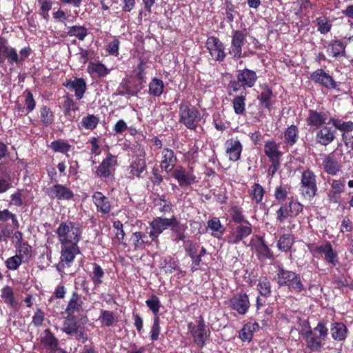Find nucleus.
Returning <instances> with one entry per match:
<instances>
[{"instance_id":"1","label":"nucleus","mask_w":353,"mask_h":353,"mask_svg":"<svg viewBox=\"0 0 353 353\" xmlns=\"http://www.w3.org/2000/svg\"><path fill=\"white\" fill-rule=\"evenodd\" d=\"M57 234L63 245H77L80 240V229L77 224L72 222H61Z\"/></svg>"},{"instance_id":"2","label":"nucleus","mask_w":353,"mask_h":353,"mask_svg":"<svg viewBox=\"0 0 353 353\" xmlns=\"http://www.w3.org/2000/svg\"><path fill=\"white\" fill-rule=\"evenodd\" d=\"M302 196L311 199L316 195L317 182L314 172L307 168L301 172L300 189Z\"/></svg>"},{"instance_id":"3","label":"nucleus","mask_w":353,"mask_h":353,"mask_svg":"<svg viewBox=\"0 0 353 353\" xmlns=\"http://www.w3.org/2000/svg\"><path fill=\"white\" fill-rule=\"evenodd\" d=\"M277 283L279 285H287L291 290L301 292L304 290V285L300 277L294 272L279 268L277 272Z\"/></svg>"},{"instance_id":"4","label":"nucleus","mask_w":353,"mask_h":353,"mask_svg":"<svg viewBox=\"0 0 353 353\" xmlns=\"http://www.w3.org/2000/svg\"><path fill=\"white\" fill-rule=\"evenodd\" d=\"M179 121L188 128L193 130L200 121V113L194 107H189L186 103H181L179 106Z\"/></svg>"},{"instance_id":"5","label":"nucleus","mask_w":353,"mask_h":353,"mask_svg":"<svg viewBox=\"0 0 353 353\" xmlns=\"http://www.w3.org/2000/svg\"><path fill=\"white\" fill-rule=\"evenodd\" d=\"M176 223V218L172 216L170 219L157 217L154 219L150 223L151 230L149 236L152 241H156L158 236L168 228L174 226Z\"/></svg>"},{"instance_id":"6","label":"nucleus","mask_w":353,"mask_h":353,"mask_svg":"<svg viewBox=\"0 0 353 353\" xmlns=\"http://www.w3.org/2000/svg\"><path fill=\"white\" fill-rule=\"evenodd\" d=\"M229 307L238 312L240 315L245 314L250 306L248 296L245 293H238L234 294L228 301Z\"/></svg>"},{"instance_id":"7","label":"nucleus","mask_w":353,"mask_h":353,"mask_svg":"<svg viewBox=\"0 0 353 353\" xmlns=\"http://www.w3.org/2000/svg\"><path fill=\"white\" fill-rule=\"evenodd\" d=\"M188 329L196 344L199 347H203L208 335L203 317L200 316L196 326L194 325L192 323H189Z\"/></svg>"},{"instance_id":"8","label":"nucleus","mask_w":353,"mask_h":353,"mask_svg":"<svg viewBox=\"0 0 353 353\" xmlns=\"http://www.w3.org/2000/svg\"><path fill=\"white\" fill-rule=\"evenodd\" d=\"M311 79L327 89L334 90L337 88L338 84L332 76L323 69H317L311 74Z\"/></svg>"},{"instance_id":"9","label":"nucleus","mask_w":353,"mask_h":353,"mask_svg":"<svg viewBox=\"0 0 353 353\" xmlns=\"http://www.w3.org/2000/svg\"><path fill=\"white\" fill-rule=\"evenodd\" d=\"M6 59L10 64L19 63V55L17 50L8 45L5 38H0V65L5 62Z\"/></svg>"},{"instance_id":"10","label":"nucleus","mask_w":353,"mask_h":353,"mask_svg":"<svg viewBox=\"0 0 353 353\" xmlns=\"http://www.w3.org/2000/svg\"><path fill=\"white\" fill-rule=\"evenodd\" d=\"M245 37L246 34L243 31L235 30L233 32L229 53L236 60L242 57V47L245 43Z\"/></svg>"},{"instance_id":"11","label":"nucleus","mask_w":353,"mask_h":353,"mask_svg":"<svg viewBox=\"0 0 353 353\" xmlns=\"http://www.w3.org/2000/svg\"><path fill=\"white\" fill-rule=\"evenodd\" d=\"M252 225L249 221L238 224L231 234L230 242L237 244L252 234Z\"/></svg>"},{"instance_id":"12","label":"nucleus","mask_w":353,"mask_h":353,"mask_svg":"<svg viewBox=\"0 0 353 353\" xmlns=\"http://www.w3.org/2000/svg\"><path fill=\"white\" fill-rule=\"evenodd\" d=\"M161 168L167 173H170L174 170L177 161L174 152L171 149L164 148L161 152Z\"/></svg>"},{"instance_id":"13","label":"nucleus","mask_w":353,"mask_h":353,"mask_svg":"<svg viewBox=\"0 0 353 353\" xmlns=\"http://www.w3.org/2000/svg\"><path fill=\"white\" fill-rule=\"evenodd\" d=\"M265 154L270 159V161L272 163V165L274 168V172L276 170V168L279 165V159L281 156V152L279 151L277 145L274 141H268L265 143L264 145Z\"/></svg>"},{"instance_id":"14","label":"nucleus","mask_w":353,"mask_h":353,"mask_svg":"<svg viewBox=\"0 0 353 353\" xmlns=\"http://www.w3.org/2000/svg\"><path fill=\"white\" fill-rule=\"evenodd\" d=\"M328 116L329 112H317L316 110H310L306 119L307 124L319 128L322 125L326 123Z\"/></svg>"},{"instance_id":"15","label":"nucleus","mask_w":353,"mask_h":353,"mask_svg":"<svg viewBox=\"0 0 353 353\" xmlns=\"http://www.w3.org/2000/svg\"><path fill=\"white\" fill-rule=\"evenodd\" d=\"M316 251L319 253H323L325 260L333 266H335L339 263L337 252L334 250L332 245L329 241L323 245L316 247Z\"/></svg>"},{"instance_id":"16","label":"nucleus","mask_w":353,"mask_h":353,"mask_svg":"<svg viewBox=\"0 0 353 353\" xmlns=\"http://www.w3.org/2000/svg\"><path fill=\"white\" fill-rule=\"evenodd\" d=\"M322 165L324 171L332 176L337 174L341 169L340 163L331 154L325 155L323 159Z\"/></svg>"},{"instance_id":"17","label":"nucleus","mask_w":353,"mask_h":353,"mask_svg":"<svg viewBox=\"0 0 353 353\" xmlns=\"http://www.w3.org/2000/svg\"><path fill=\"white\" fill-rule=\"evenodd\" d=\"M68 89L74 91L77 99L83 98L86 89V83L82 78H75L74 80L70 79L66 83L63 84Z\"/></svg>"},{"instance_id":"18","label":"nucleus","mask_w":353,"mask_h":353,"mask_svg":"<svg viewBox=\"0 0 353 353\" xmlns=\"http://www.w3.org/2000/svg\"><path fill=\"white\" fill-rule=\"evenodd\" d=\"M116 163V157L109 153L106 158L103 160L102 163L98 167L97 170V175L101 177H108L111 174V168Z\"/></svg>"},{"instance_id":"19","label":"nucleus","mask_w":353,"mask_h":353,"mask_svg":"<svg viewBox=\"0 0 353 353\" xmlns=\"http://www.w3.org/2000/svg\"><path fill=\"white\" fill-rule=\"evenodd\" d=\"M49 195L51 198H57V199L68 200L73 197L72 192L68 188L57 184L50 188Z\"/></svg>"},{"instance_id":"20","label":"nucleus","mask_w":353,"mask_h":353,"mask_svg":"<svg viewBox=\"0 0 353 353\" xmlns=\"http://www.w3.org/2000/svg\"><path fill=\"white\" fill-rule=\"evenodd\" d=\"M236 78L245 85L246 88H252L254 86L257 79V76L254 71L245 68L238 71Z\"/></svg>"},{"instance_id":"21","label":"nucleus","mask_w":353,"mask_h":353,"mask_svg":"<svg viewBox=\"0 0 353 353\" xmlns=\"http://www.w3.org/2000/svg\"><path fill=\"white\" fill-rule=\"evenodd\" d=\"M227 154L229 155V159L231 161H236L240 159L242 145L239 140L231 139L226 141Z\"/></svg>"},{"instance_id":"22","label":"nucleus","mask_w":353,"mask_h":353,"mask_svg":"<svg viewBox=\"0 0 353 353\" xmlns=\"http://www.w3.org/2000/svg\"><path fill=\"white\" fill-rule=\"evenodd\" d=\"M94 204L97 208V210L103 213L108 214L111 209V205L108 199L101 192H97L93 195Z\"/></svg>"},{"instance_id":"23","label":"nucleus","mask_w":353,"mask_h":353,"mask_svg":"<svg viewBox=\"0 0 353 353\" xmlns=\"http://www.w3.org/2000/svg\"><path fill=\"white\" fill-rule=\"evenodd\" d=\"M303 335L305 339L307 347L308 348L312 351H319L321 350L322 346L321 341L323 340L316 336L315 333L310 328L303 334Z\"/></svg>"},{"instance_id":"24","label":"nucleus","mask_w":353,"mask_h":353,"mask_svg":"<svg viewBox=\"0 0 353 353\" xmlns=\"http://www.w3.org/2000/svg\"><path fill=\"white\" fill-rule=\"evenodd\" d=\"M64 245L61 250V261L69 265L74 261L75 255L79 253V249L77 245Z\"/></svg>"},{"instance_id":"25","label":"nucleus","mask_w":353,"mask_h":353,"mask_svg":"<svg viewBox=\"0 0 353 353\" xmlns=\"http://www.w3.org/2000/svg\"><path fill=\"white\" fill-rule=\"evenodd\" d=\"M334 132L328 127H324L319 130L316 135V142L323 145H327L334 141Z\"/></svg>"},{"instance_id":"26","label":"nucleus","mask_w":353,"mask_h":353,"mask_svg":"<svg viewBox=\"0 0 353 353\" xmlns=\"http://www.w3.org/2000/svg\"><path fill=\"white\" fill-rule=\"evenodd\" d=\"M83 325L80 324L74 315L67 316L63 323V331L67 334L73 335Z\"/></svg>"},{"instance_id":"27","label":"nucleus","mask_w":353,"mask_h":353,"mask_svg":"<svg viewBox=\"0 0 353 353\" xmlns=\"http://www.w3.org/2000/svg\"><path fill=\"white\" fill-rule=\"evenodd\" d=\"M129 80L123 79L119 85L117 94L120 96H124L129 94L132 96H136L137 93L143 88V86L136 85L134 88H131L129 85Z\"/></svg>"},{"instance_id":"28","label":"nucleus","mask_w":353,"mask_h":353,"mask_svg":"<svg viewBox=\"0 0 353 353\" xmlns=\"http://www.w3.org/2000/svg\"><path fill=\"white\" fill-rule=\"evenodd\" d=\"M81 303L80 296L78 293L73 292L65 310L68 316L73 315L75 312H78L81 307Z\"/></svg>"},{"instance_id":"29","label":"nucleus","mask_w":353,"mask_h":353,"mask_svg":"<svg viewBox=\"0 0 353 353\" xmlns=\"http://www.w3.org/2000/svg\"><path fill=\"white\" fill-rule=\"evenodd\" d=\"M247 91L243 89L240 95L236 97L233 100V108L237 114H243L245 112V99Z\"/></svg>"},{"instance_id":"30","label":"nucleus","mask_w":353,"mask_h":353,"mask_svg":"<svg viewBox=\"0 0 353 353\" xmlns=\"http://www.w3.org/2000/svg\"><path fill=\"white\" fill-rule=\"evenodd\" d=\"M146 163L144 159L137 157L130 165V173L137 177H141V174L145 171Z\"/></svg>"},{"instance_id":"31","label":"nucleus","mask_w":353,"mask_h":353,"mask_svg":"<svg viewBox=\"0 0 353 353\" xmlns=\"http://www.w3.org/2000/svg\"><path fill=\"white\" fill-rule=\"evenodd\" d=\"M347 328L342 323H335L330 329L331 334L334 340L342 341L345 339Z\"/></svg>"},{"instance_id":"32","label":"nucleus","mask_w":353,"mask_h":353,"mask_svg":"<svg viewBox=\"0 0 353 353\" xmlns=\"http://www.w3.org/2000/svg\"><path fill=\"white\" fill-rule=\"evenodd\" d=\"M1 297L10 307L12 308L17 307L18 303L14 296L13 290L11 287L6 286L1 290Z\"/></svg>"},{"instance_id":"33","label":"nucleus","mask_w":353,"mask_h":353,"mask_svg":"<svg viewBox=\"0 0 353 353\" xmlns=\"http://www.w3.org/2000/svg\"><path fill=\"white\" fill-rule=\"evenodd\" d=\"M164 83L162 80L154 78L149 84V92L154 97H159L163 92Z\"/></svg>"},{"instance_id":"34","label":"nucleus","mask_w":353,"mask_h":353,"mask_svg":"<svg viewBox=\"0 0 353 353\" xmlns=\"http://www.w3.org/2000/svg\"><path fill=\"white\" fill-rule=\"evenodd\" d=\"M294 242L293 235L291 234H283L277 243V246L280 250L288 252L290 250Z\"/></svg>"},{"instance_id":"35","label":"nucleus","mask_w":353,"mask_h":353,"mask_svg":"<svg viewBox=\"0 0 353 353\" xmlns=\"http://www.w3.org/2000/svg\"><path fill=\"white\" fill-rule=\"evenodd\" d=\"M327 123H332V125L338 130L344 132H349L353 131V122L352 121H343L341 122L339 119L330 117Z\"/></svg>"},{"instance_id":"36","label":"nucleus","mask_w":353,"mask_h":353,"mask_svg":"<svg viewBox=\"0 0 353 353\" xmlns=\"http://www.w3.org/2000/svg\"><path fill=\"white\" fill-rule=\"evenodd\" d=\"M298 128L294 125H291L284 132V137L288 144L292 145L296 143L298 138Z\"/></svg>"},{"instance_id":"37","label":"nucleus","mask_w":353,"mask_h":353,"mask_svg":"<svg viewBox=\"0 0 353 353\" xmlns=\"http://www.w3.org/2000/svg\"><path fill=\"white\" fill-rule=\"evenodd\" d=\"M68 34L71 37H76L78 39L83 41L87 36L88 31L84 26H74L69 28Z\"/></svg>"},{"instance_id":"38","label":"nucleus","mask_w":353,"mask_h":353,"mask_svg":"<svg viewBox=\"0 0 353 353\" xmlns=\"http://www.w3.org/2000/svg\"><path fill=\"white\" fill-rule=\"evenodd\" d=\"M63 106L65 110V114L72 119L74 118V116H72L71 112H74L78 110L77 104L73 101L72 97L69 95H67L65 98V101L63 102Z\"/></svg>"},{"instance_id":"39","label":"nucleus","mask_w":353,"mask_h":353,"mask_svg":"<svg viewBox=\"0 0 353 353\" xmlns=\"http://www.w3.org/2000/svg\"><path fill=\"white\" fill-rule=\"evenodd\" d=\"M232 220L236 224L243 223L248 221L243 214V211L237 206H233L230 210Z\"/></svg>"},{"instance_id":"40","label":"nucleus","mask_w":353,"mask_h":353,"mask_svg":"<svg viewBox=\"0 0 353 353\" xmlns=\"http://www.w3.org/2000/svg\"><path fill=\"white\" fill-rule=\"evenodd\" d=\"M272 97V90L265 85L263 92L258 96V99L261 101V104L266 108L270 107V99Z\"/></svg>"},{"instance_id":"41","label":"nucleus","mask_w":353,"mask_h":353,"mask_svg":"<svg viewBox=\"0 0 353 353\" xmlns=\"http://www.w3.org/2000/svg\"><path fill=\"white\" fill-rule=\"evenodd\" d=\"M41 121L46 126L50 125L53 122L54 115L50 109L44 105L40 110Z\"/></svg>"},{"instance_id":"42","label":"nucleus","mask_w":353,"mask_h":353,"mask_svg":"<svg viewBox=\"0 0 353 353\" xmlns=\"http://www.w3.org/2000/svg\"><path fill=\"white\" fill-rule=\"evenodd\" d=\"M104 276V272L99 265L94 263L93 264V272L92 281L95 286H99L102 283V278Z\"/></svg>"},{"instance_id":"43","label":"nucleus","mask_w":353,"mask_h":353,"mask_svg":"<svg viewBox=\"0 0 353 353\" xmlns=\"http://www.w3.org/2000/svg\"><path fill=\"white\" fill-rule=\"evenodd\" d=\"M132 238L134 241V248L136 250L143 248L145 244L148 243V241H144V239H147V236L141 232H134Z\"/></svg>"},{"instance_id":"44","label":"nucleus","mask_w":353,"mask_h":353,"mask_svg":"<svg viewBox=\"0 0 353 353\" xmlns=\"http://www.w3.org/2000/svg\"><path fill=\"white\" fill-rule=\"evenodd\" d=\"M316 24L318 30L323 34H325L330 32L332 28V24L329 22L327 18L325 17H321L317 18Z\"/></svg>"},{"instance_id":"45","label":"nucleus","mask_w":353,"mask_h":353,"mask_svg":"<svg viewBox=\"0 0 353 353\" xmlns=\"http://www.w3.org/2000/svg\"><path fill=\"white\" fill-rule=\"evenodd\" d=\"M42 343L47 345L52 352L58 349V340L48 330H47L46 336L42 339Z\"/></svg>"},{"instance_id":"46","label":"nucleus","mask_w":353,"mask_h":353,"mask_svg":"<svg viewBox=\"0 0 353 353\" xmlns=\"http://www.w3.org/2000/svg\"><path fill=\"white\" fill-rule=\"evenodd\" d=\"M145 303L154 315L159 316L158 313L161 306L159 299L156 295H152L149 299L146 300Z\"/></svg>"},{"instance_id":"47","label":"nucleus","mask_w":353,"mask_h":353,"mask_svg":"<svg viewBox=\"0 0 353 353\" xmlns=\"http://www.w3.org/2000/svg\"><path fill=\"white\" fill-rule=\"evenodd\" d=\"M256 252L259 259L272 257V252L263 240H261V244L256 248Z\"/></svg>"},{"instance_id":"48","label":"nucleus","mask_w":353,"mask_h":353,"mask_svg":"<svg viewBox=\"0 0 353 353\" xmlns=\"http://www.w3.org/2000/svg\"><path fill=\"white\" fill-rule=\"evenodd\" d=\"M258 290L261 295L263 296H269L271 293V285L267 278H261L258 284Z\"/></svg>"},{"instance_id":"49","label":"nucleus","mask_w":353,"mask_h":353,"mask_svg":"<svg viewBox=\"0 0 353 353\" xmlns=\"http://www.w3.org/2000/svg\"><path fill=\"white\" fill-rule=\"evenodd\" d=\"M99 123V119L94 114L88 115L83 117L81 121L82 125L89 130L94 129Z\"/></svg>"},{"instance_id":"50","label":"nucleus","mask_w":353,"mask_h":353,"mask_svg":"<svg viewBox=\"0 0 353 353\" xmlns=\"http://www.w3.org/2000/svg\"><path fill=\"white\" fill-rule=\"evenodd\" d=\"M50 148L55 152L65 153L70 149L71 145L63 141L57 140L51 143Z\"/></svg>"},{"instance_id":"51","label":"nucleus","mask_w":353,"mask_h":353,"mask_svg":"<svg viewBox=\"0 0 353 353\" xmlns=\"http://www.w3.org/2000/svg\"><path fill=\"white\" fill-rule=\"evenodd\" d=\"M99 319L108 327L112 326L117 321V318L114 317L113 313L107 310H101Z\"/></svg>"},{"instance_id":"52","label":"nucleus","mask_w":353,"mask_h":353,"mask_svg":"<svg viewBox=\"0 0 353 353\" xmlns=\"http://www.w3.org/2000/svg\"><path fill=\"white\" fill-rule=\"evenodd\" d=\"M208 226L210 230L218 232L220 234H222L225 231V228L221 224L219 219L216 217L208 221Z\"/></svg>"},{"instance_id":"53","label":"nucleus","mask_w":353,"mask_h":353,"mask_svg":"<svg viewBox=\"0 0 353 353\" xmlns=\"http://www.w3.org/2000/svg\"><path fill=\"white\" fill-rule=\"evenodd\" d=\"M330 46L333 57H336L345 52V46L340 41H333Z\"/></svg>"},{"instance_id":"54","label":"nucleus","mask_w":353,"mask_h":353,"mask_svg":"<svg viewBox=\"0 0 353 353\" xmlns=\"http://www.w3.org/2000/svg\"><path fill=\"white\" fill-rule=\"evenodd\" d=\"M253 337V330L251 329V326L245 325L239 332V338L243 341L250 342Z\"/></svg>"},{"instance_id":"55","label":"nucleus","mask_w":353,"mask_h":353,"mask_svg":"<svg viewBox=\"0 0 353 353\" xmlns=\"http://www.w3.org/2000/svg\"><path fill=\"white\" fill-rule=\"evenodd\" d=\"M160 319L159 316H155L154 319L153 325L150 331V337L151 339L154 341H157L159 339V333H160Z\"/></svg>"},{"instance_id":"56","label":"nucleus","mask_w":353,"mask_h":353,"mask_svg":"<svg viewBox=\"0 0 353 353\" xmlns=\"http://www.w3.org/2000/svg\"><path fill=\"white\" fill-rule=\"evenodd\" d=\"M22 263V258L20 255L16 254L6 261L7 268L10 270H17Z\"/></svg>"},{"instance_id":"57","label":"nucleus","mask_w":353,"mask_h":353,"mask_svg":"<svg viewBox=\"0 0 353 353\" xmlns=\"http://www.w3.org/2000/svg\"><path fill=\"white\" fill-rule=\"evenodd\" d=\"M246 87L236 78V80L230 81L228 84L229 94H232V92H237L245 90Z\"/></svg>"},{"instance_id":"58","label":"nucleus","mask_w":353,"mask_h":353,"mask_svg":"<svg viewBox=\"0 0 353 353\" xmlns=\"http://www.w3.org/2000/svg\"><path fill=\"white\" fill-rule=\"evenodd\" d=\"M264 194L263 187L259 183H255L252 186V195L256 202L258 203L262 201Z\"/></svg>"},{"instance_id":"59","label":"nucleus","mask_w":353,"mask_h":353,"mask_svg":"<svg viewBox=\"0 0 353 353\" xmlns=\"http://www.w3.org/2000/svg\"><path fill=\"white\" fill-rule=\"evenodd\" d=\"M172 175L178 181L181 186L188 185L189 182L186 181V174L183 170H174Z\"/></svg>"},{"instance_id":"60","label":"nucleus","mask_w":353,"mask_h":353,"mask_svg":"<svg viewBox=\"0 0 353 353\" xmlns=\"http://www.w3.org/2000/svg\"><path fill=\"white\" fill-rule=\"evenodd\" d=\"M221 42L220 40L215 37H210L206 41V47L209 50L210 53L212 52V50H216L219 46H221Z\"/></svg>"},{"instance_id":"61","label":"nucleus","mask_w":353,"mask_h":353,"mask_svg":"<svg viewBox=\"0 0 353 353\" xmlns=\"http://www.w3.org/2000/svg\"><path fill=\"white\" fill-rule=\"evenodd\" d=\"M313 332H319V337L320 339L324 341L327 336L328 330L325 327V325L323 322H319L316 327H314Z\"/></svg>"},{"instance_id":"62","label":"nucleus","mask_w":353,"mask_h":353,"mask_svg":"<svg viewBox=\"0 0 353 353\" xmlns=\"http://www.w3.org/2000/svg\"><path fill=\"white\" fill-rule=\"evenodd\" d=\"M290 210L288 205H282L277 211V219L283 222L290 216Z\"/></svg>"},{"instance_id":"63","label":"nucleus","mask_w":353,"mask_h":353,"mask_svg":"<svg viewBox=\"0 0 353 353\" xmlns=\"http://www.w3.org/2000/svg\"><path fill=\"white\" fill-rule=\"evenodd\" d=\"M25 105L28 112L32 111L35 108V101L33 98V95L30 91L26 90V96L25 100Z\"/></svg>"},{"instance_id":"64","label":"nucleus","mask_w":353,"mask_h":353,"mask_svg":"<svg viewBox=\"0 0 353 353\" xmlns=\"http://www.w3.org/2000/svg\"><path fill=\"white\" fill-rule=\"evenodd\" d=\"M331 189L340 193L344 191L345 181L341 179H332L330 182Z\"/></svg>"}]
</instances>
